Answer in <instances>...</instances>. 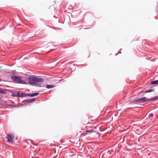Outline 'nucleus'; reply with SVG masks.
Segmentation results:
<instances>
[{"label": "nucleus", "mask_w": 158, "mask_h": 158, "mask_svg": "<svg viewBox=\"0 0 158 158\" xmlns=\"http://www.w3.org/2000/svg\"><path fill=\"white\" fill-rule=\"evenodd\" d=\"M11 79L16 83L23 84H27V83L24 81L22 80L21 78L19 76L14 75L11 76Z\"/></svg>", "instance_id": "obj_1"}, {"label": "nucleus", "mask_w": 158, "mask_h": 158, "mask_svg": "<svg viewBox=\"0 0 158 158\" xmlns=\"http://www.w3.org/2000/svg\"><path fill=\"white\" fill-rule=\"evenodd\" d=\"M28 80L29 82H36L38 83H41L43 82L44 81L43 78H38L35 77H29L28 78Z\"/></svg>", "instance_id": "obj_2"}, {"label": "nucleus", "mask_w": 158, "mask_h": 158, "mask_svg": "<svg viewBox=\"0 0 158 158\" xmlns=\"http://www.w3.org/2000/svg\"><path fill=\"white\" fill-rule=\"evenodd\" d=\"M148 101V98L146 97H143L135 100L134 101V103H143Z\"/></svg>", "instance_id": "obj_3"}, {"label": "nucleus", "mask_w": 158, "mask_h": 158, "mask_svg": "<svg viewBox=\"0 0 158 158\" xmlns=\"http://www.w3.org/2000/svg\"><path fill=\"white\" fill-rule=\"evenodd\" d=\"M6 138L8 142L13 143V141L14 138V135L13 134H8L7 135Z\"/></svg>", "instance_id": "obj_4"}, {"label": "nucleus", "mask_w": 158, "mask_h": 158, "mask_svg": "<svg viewBox=\"0 0 158 158\" xmlns=\"http://www.w3.org/2000/svg\"><path fill=\"white\" fill-rule=\"evenodd\" d=\"M35 100H36V99L35 98H32L31 99H27V100H24L22 102V103H32V102H33L35 101Z\"/></svg>", "instance_id": "obj_5"}, {"label": "nucleus", "mask_w": 158, "mask_h": 158, "mask_svg": "<svg viewBox=\"0 0 158 158\" xmlns=\"http://www.w3.org/2000/svg\"><path fill=\"white\" fill-rule=\"evenodd\" d=\"M89 133L92 132H95V134H97V132L96 131V127H91V126H89Z\"/></svg>", "instance_id": "obj_6"}, {"label": "nucleus", "mask_w": 158, "mask_h": 158, "mask_svg": "<svg viewBox=\"0 0 158 158\" xmlns=\"http://www.w3.org/2000/svg\"><path fill=\"white\" fill-rule=\"evenodd\" d=\"M39 94V93H35L33 94H27L26 96V97H34L37 96Z\"/></svg>", "instance_id": "obj_7"}, {"label": "nucleus", "mask_w": 158, "mask_h": 158, "mask_svg": "<svg viewBox=\"0 0 158 158\" xmlns=\"http://www.w3.org/2000/svg\"><path fill=\"white\" fill-rule=\"evenodd\" d=\"M28 84L31 85H34L35 86L38 87H42L41 85L40 84H38L36 83H35L34 82H28Z\"/></svg>", "instance_id": "obj_8"}, {"label": "nucleus", "mask_w": 158, "mask_h": 158, "mask_svg": "<svg viewBox=\"0 0 158 158\" xmlns=\"http://www.w3.org/2000/svg\"><path fill=\"white\" fill-rule=\"evenodd\" d=\"M19 93L17 91H13L12 92V95L14 97H18Z\"/></svg>", "instance_id": "obj_9"}, {"label": "nucleus", "mask_w": 158, "mask_h": 158, "mask_svg": "<svg viewBox=\"0 0 158 158\" xmlns=\"http://www.w3.org/2000/svg\"><path fill=\"white\" fill-rule=\"evenodd\" d=\"M26 94H24L23 93H19L18 94V97H26Z\"/></svg>", "instance_id": "obj_10"}, {"label": "nucleus", "mask_w": 158, "mask_h": 158, "mask_svg": "<svg viewBox=\"0 0 158 158\" xmlns=\"http://www.w3.org/2000/svg\"><path fill=\"white\" fill-rule=\"evenodd\" d=\"M157 99H158V97L155 96L154 97L150 99H148V101H149L151 100H154L155 101Z\"/></svg>", "instance_id": "obj_11"}, {"label": "nucleus", "mask_w": 158, "mask_h": 158, "mask_svg": "<svg viewBox=\"0 0 158 158\" xmlns=\"http://www.w3.org/2000/svg\"><path fill=\"white\" fill-rule=\"evenodd\" d=\"M54 85H46V88L48 89H49L52 88L54 87Z\"/></svg>", "instance_id": "obj_12"}, {"label": "nucleus", "mask_w": 158, "mask_h": 158, "mask_svg": "<svg viewBox=\"0 0 158 158\" xmlns=\"http://www.w3.org/2000/svg\"><path fill=\"white\" fill-rule=\"evenodd\" d=\"M6 93H7L5 89H2L1 88L0 89V93L4 94H6Z\"/></svg>", "instance_id": "obj_13"}, {"label": "nucleus", "mask_w": 158, "mask_h": 158, "mask_svg": "<svg viewBox=\"0 0 158 158\" xmlns=\"http://www.w3.org/2000/svg\"><path fill=\"white\" fill-rule=\"evenodd\" d=\"M88 132H89V130H86L85 132L81 133V136H85Z\"/></svg>", "instance_id": "obj_14"}, {"label": "nucleus", "mask_w": 158, "mask_h": 158, "mask_svg": "<svg viewBox=\"0 0 158 158\" xmlns=\"http://www.w3.org/2000/svg\"><path fill=\"white\" fill-rule=\"evenodd\" d=\"M151 84L156 85L158 84V80L152 81L151 82Z\"/></svg>", "instance_id": "obj_15"}, {"label": "nucleus", "mask_w": 158, "mask_h": 158, "mask_svg": "<svg viewBox=\"0 0 158 158\" xmlns=\"http://www.w3.org/2000/svg\"><path fill=\"white\" fill-rule=\"evenodd\" d=\"M153 116L152 113H151L148 114V117L147 118V119H149L151 117Z\"/></svg>", "instance_id": "obj_16"}, {"label": "nucleus", "mask_w": 158, "mask_h": 158, "mask_svg": "<svg viewBox=\"0 0 158 158\" xmlns=\"http://www.w3.org/2000/svg\"><path fill=\"white\" fill-rule=\"evenodd\" d=\"M153 91V89H149V90H148L146 91L145 92V93H150V92H152Z\"/></svg>", "instance_id": "obj_17"}, {"label": "nucleus", "mask_w": 158, "mask_h": 158, "mask_svg": "<svg viewBox=\"0 0 158 158\" xmlns=\"http://www.w3.org/2000/svg\"><path fill=\"white\" fill-rule=\"evenodd\" d=\"M54 17L56 18H57V17H56L55 16H54Z\"/></svg>", "instance_id": "obj_18"}, {"label": "nucleus", "mask_w": 158, "mask_h": 158, "mask_svg": "<svg viewBox=\"0 0 158 158\" xmlns=\"http://www.w3.org/2000/svg\"><path fill=\"white\" fill-rule=\"evenodd\" d=\"M118 53H121V52H118Z\"/></svg>", "instance_id": "obj_19"}, {"label": "nucleus", "mask_w": 158, "mask_h": 158, "mask_svg": "<svg viewBox=\"0 0 158 158\" xmlns=\"http://www.w3.org/2000/svg\"><path fill=\"white\" fill-rule=\"evenodd\" d=\"M89 122H87V124H89Z\"/></svg>", "instance_id": "obj_20"}, {"label": "nucleus", "mask_w": 158, "mask_h": 158, "mask_svg": "<svg viewBox=\"0 0 158 158\" xmlns=\"http://www.w3.org/2000/svg\"><path fill=\"white\" fill-rule=\"evenodd\" d=\"M117 55V54H115V55H116V56Z\"/></svg>", "instance_id": "obj_21"}]
</instances>
